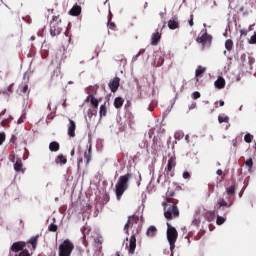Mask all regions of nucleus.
I'll list each match as a JSON object with an SVG mask.
<instances>
[{
    "label": "nucleus",
    "instance_id": "8",
    "mask_svg": "<svg viewBox=\"0 0 256 256\" xmlns=\"http://www.w3.org/2000/svg\"><path fill=\"white\" fill-rule=\"evenodd\" d=\"M175 167H177L176 158L171 156L168 160L167 166L165 168V175L167 179H171V177H175Z\"/></svg>",
    "mask_w": 256,
    "mask_h": 256
},
{
    "label": "nucleus",
    "instance_id": "18",
    "mask_svg": "<svg viewBox=\"0 0 256 256\" xmlns=\"http://www.w3.org/2000/svg\"><path fill=\"white\" fill-rule=\"evenodd\" d=\"M216 89H225V78L219 76L218 79L214 82Z\"/></svg>",
    "mask_w": 256,
    "mask_h": 256
},
{
    "label": "nucleus",
    "instance_id": "2",
    "mask_svg": "<svg viewBox=\"0 0 256 256\" xmlns=\"http://www.w3.org/2000/svg\"><path fill=\"white\" fill-rule=\"evenodd\" d=\"M178 203L179 201H175L174 203L163 202L162 205L164 207V217L168 219V221L179 217V208L177 207Z\"/></svg>",
    "mask_w": 256,
    "mask_h": 256
},
{
    "label": "nucleus",
    "instance_id": "11",
    "mask_svg": "<svg viewBox=\"0 0 256 256\" xmlns=\"http://www.w3.org/2000/svg\"><path fill=\"white\" fill-rule=\"evenodd\" d=\"M135 249H137V238L135 237V234H132L129 241L128 253L130 255H135Z\"/></svg>",
    "mask_w": 256,
    "mask_h": 256
},
{
    "label": "nucleus",
    "instance_id": "45",
    "mask_svg": "<svg viewBox=\"0 0 256 256\" xmlns=\"http://www.w3.org/2000/svg\"><path fill=\"white\" fill-rule=\"evenodd\" d=\"M193 19H194V16H193V14H191L190 19L188 20L190 27H193V25H194Z\"/></svg>",
    "mask_w": 256,
    "mask_h": 256
},
{
    "label": "nucleus",
    "instance_id": "60",
    "mask_svg": "<svg viewBox=\"0 0 256 256\" xmlns=\"http://www.w3.org/2000/svg\"><path fill=\"white\" fill-rule=\"evenodd\" d=\"M116 256H121V253L120 252H116Z\"/></svg>",
    "mask_w": 256,
    "mask_h": 256
},
{
    "label": "nucleus",
    "instance_id": "62",
    "mask_svg": "<svg viewBox=\"0 0 256 256\" xmlns=\"http://www.w3.org/2000/svg\"><path fill=\"white\" fill-rule=\"evenodd\" d=\"M210 215H215V212H210Z\"/></svg>",
    "mask_w": 256,
    "mask_h": 256
},
{
    "label": "nucleus",
    "instance_id": "40",
    "mask_svg": "<svg viewBox=\"0 0 256 256\" xmlns=\"http://www.w3.org/2000/svg\"><path fill=\"white\" fill-rule=\"evenodd\" d=\"M244 141H245L246 143H252V142H253V135H251V134H246V135L244 136Z\"/></svg>",
    "mask_w": 256,
    "mask_h": 256
},
{
    "label": "nucleus",
    "instance_id": "32",
    "mask_svg": "<svg viewBox=\"0 0 256 256\" xmlns=\"http://www.w3.org/2000/svg\"><path fill=\"white\" fill-rule=\"evenodd\" d=\"M111 19H112V14L110 13L109 21H108V27L112 31H115V29H117V25L115 24V22H111Z\"/></svg>",
    "mask_w": 256,
    "mask_h": 256
},
{
    "label": "nucleus",
    "instance_id": "46",
    "mask_svg": "<svg viewBox=\"0 0 256 256\" xmlns=\"http://www.w3.org/2000/svg\"><path fill=\"white\" fill-rule=\"evenodd\" d=\"M4 141H5V133H0V145H3Z\"/></svg>",
    "mask_w": 256,
    "mask_h": 256
},
{
    "label": "nucleus",
    "instance_id": "58",
    "mask_svg": "<svg viewBox=\"0 0 256 256\" xmlns=\"http://www.w3.org/2000/svg\"><path fill=\"white\" fill-rule=\"evenodd\" d=\"M142 53H145V50H140L139 54L137 55V57H139V55H141Z\"/></svg>",
    "mask_w": 256,
    "mask_h": 256
},
{
    "label": "nucleus",
    "instance_id": "12",
    "mask_svg": "<svg viewBox=\"0 0 256 256\" xmlns=\"http://www.w3.org/2000/svg\"><path fill=\"white\" fill-rule=\"evenodd\" d=\"M77 130V124L72 119H69L68 124V136L73 138L75 137V131Z\"/></svg>",
    "mask_w": 256,
    "mask_h": 256
},
{
    "label": "nucleus",
    "instance_id": "35",
    "mask_svg": "<svg viewBox=\"0 0 256 256\" xmlns=\"http://www.w3.org/2000/svg\"><path fill=\"white\" fill-rule=\"evenodd\" d=\"M235 189H236L235 185H232L229 188H227L226 190L227 195H230V197L235 195Z\"/></svg>",
    "mask_w": 256,
    "mask_h": 256
},
{
    "label": "nucleus",
    "instance_id": "51",
    "mask_svg": "<svg viewBox=\"0 0 256 256\" xmlns=\"http://www.w3.org/2000/svg\"><path fill=\"white\" fill-rule=\"evenodd\" d=\"M48 56H49V52H43L42 51V58L43 59H47Z\"/></svg>",
    "mask_w": 256,
    "mask_h": 256
},
{
    "label": "nucleus",
    "instance_id": "3",
    "mask_svg": "<svg viewBox=\"0 0 256 256\" xmlns=\"http://www.w3.org/2000/svg\"><path fill=\"white\" fill-rule=\"evenodd\" d=\"M196 43L202 45V49H209V47H211V43H213V36L207 33V29H204L198 35Z\"/></svg>",
    "mask_w": 256,
    "mask_h": 256
},
{
    "label": "nucleus",
    "instance_id": "30",
    "mask_svg": "<svg viewBox=\"0 0 256 256\" xmlns=\"http://www.w3.org/2000/svg\"><path fill=\"white\" fill-rule=\"evenodd\" d=\"M218 122L221 123H229V116L222 114L218 116Z\"/></svg>",
    "mask_w": 256,
    "mask_h": 256
},
{
    "label": "nucleus",
    "instance_id": "21",
    "mask_svg": "<svg viewBox=\"0 0 256 256\" xmlns=\"http://www.w3.org/2000/svg\"><path fill=\"white\" fill-rule=\"evenodd\" d=\"M55 163L57 165L61 164V165H65L67 164V157L63 154H59L56 159H55Z\"/></svg>",
    "mask_w": 256,
    "mask_h": 256
},
{
    "label": "nucleus",
    "instance_id": "54",
    "mask_svg": "<svg viewBox=\"0 0 256 256\" xmlns=\"http://www.w3.org/2000/svg\"><path fill=\"white\" fill-rule=\"evenodd\" d=\"M216 173H217V175H223V170L218 169Z\"/></svg>",
    "mask_w": 256,
    "mask_h": 256
},
{
    "label": "nucleus",
    "instance_id": "59",
    "mask_svg": "<svg viewBox=\"0 0 256 256\" xmlns=\"http://www.w3.org/2000/svg\"><path fill=\"white\" fill-rule=\"evenodd\" d=\"M9 93H13V91L11 90V86L8 88Z\"/></svg>",
    "mask_w": 256,
    "mask_h": 256
},
{
    "label": "nucleus",
    "instance_id": "39",
    "mask_svg": "<svg viewBox=\"0 0 256 256\" xmlns=\"http://www.w3.org/2000/svg\"><path fill=\"white\" fill-rule=\"evenodd\" d=\"M225 221H227V219H225L222 216L217 215V220H216L217 225H223V223H225Z\"/></svg>",
    "mask_w": 256,
    "mask_h": 256
},
{
    "label": "nucleus",
    "instance_id": "34",
    "mask_svg": "<svg viewBox=\"0 0 256 256\" xmlns=\"http://www.w3.org/2000/svg\"><path fill=\"white\" fill-rule=\"evenodd\" d=\"M244 163H245L246 167H248L249 171H251V169H253V158L247 159Z\"/></svg>",
    "mask_w": 256,
    "mask_h": 256
},
{
    "label": "nucleus",
    "instance_id": "9",
    "mask_svg": "<svg viewBox=\"0 0 256 256\" xmlns=\"http://www.w3.org/2000/svg\"><path fill=\"white\" fill-rule=\"evenodd\" d=\"M139 223V217L136 215H132L128 217V221L124 226V231L126 235H129V227H133V225H137Z\"/></svg>",
    "mask_w": 256,
    "mask_h": 256
},
{
    "label": "nucleus",
    "instance_id": "63",
    "mask_svg": "<svg viewBox=\"0 0 256 256\" xmlns=\"http://www.w3.org/2000/svg\"><path fill=\"white\" fill-rule=\"evenodd\" d=\"M147 5H148V4H147V2H146L144 7H147Z\"/></svg>",
    "mask_w": 256,
    "mask_h": 256
},
{
    "label": "nucleus",
    "instance_id": "15",
    "mask_svg": "<svg viewBox=\"0 0 256 256\" xmlns=\"http://www.w3.org/2000/svg\"><path fill=\"white\" fill-rule=\"evenodd\" d=\"M159 41H161V33L157 30L151 36V45H159Z\"/></svg>",
    "mask_w": 256,
    "mask_h": 256
},
{
    "label": "nucleus",
    "instance_id": "20",
    "mask_svg": "<svg viewBox=\"0 0 256 256\" xmlns=\"http://www.w3.org/2000/svg\"><path fill=\"white\" fill-rule=\"evenodd\" d=\"M168 27L169 29H172V30L179 29V21L175 18L170 19L168 21Z\"/></svg>",
    "mask_w": 256,
    "mask_h": 256
},
{
    "label": "nucleus",
    "instance_id": "47",
    "mask_svg": "<svg viewBox=\"0 0 256 256\" xmlns=\"http://www.w3.org/2000/svg\"><path fill=\"white\" fill-rule=\"evenodd\" d=\"M240 35L241 37H247V30L246 29L240 30Z\"/></svg>",
    "mask_w": 256,
    "mask_h": 256
},
{
    "label": "nucleus",
    "instance_id": "25",
    "mask_svg": "<svg viewBox=\"0 0 256 256\" xmlns=\"http://www.w3.org/2000/svg\"><path fill=\"white\" fill-rule=\"evenodd\" d=\"M61 148V146L59 145V142L57 141H53L49 144V150L57 153V151H59V149Z\"/></svg>",
    "mask_w": 256,
    "mask_h": 256
},
{
    "label": "nucleus",
    "instance_id": "27",
    "mask_svg": "<svg viewBox=\"0 0 256 256\" xmlns=\"http://www.w3.org/2000/svg\"><path fill=\"white\" fill-rule=\"evenodd\" d=\"M123 103H125V100H123V98L116 97L114 100V107L116 109H121V107H123Z\"/></svg>",
    "mask_w": 256,
    "mask_h": 256
},
{
    "label": "nucleus",
    "instance_id": "4",
    "mask_svg": "<svg viewBox=\"0 0 256 256\" xmlns=\"http://www.w3.org/2000/svg\"><path fill=\"white\" fill-rule=\"evenodd\" d=\"M63 31V24L61 22V18L59 16H53L52 21L50 22V34L52 37H57V35H61Z\"/></svg>",
    "mask_w": 256,
    "mask_h": 256
},
{
    "label": "nucleus",
    "instance_id": "53",
    "mask_svg": "<svg viewBox=\"0 0 256 256\" xmlns=\"http://www.w3.org/2000/svg\"><path fill=\"white\" fill-rule=\"evenodd\" d=\"M70 155H71V157H74V156H75V148H73V149L71 150Z\"/></svg>",
    "mask_w": 256,
    "mask_h": 256
},
{
    "label": "nucleus",
    "instance_id": "36",
    "mask_svg": "<svg viewBox=\"0 0 256 256\" xmlns=\"http://www.w3.org/2000/svg\"><path fill=\"white\" fill-rule=\"evenodd\" d=\"M99 108H93L88 110V117L97 116V111Z\"/></svg>",
    "mask_w": 256,
    "mask_h": 256
},
{
    "label": "nucleus",
    "instance_id": "28",
    "mask_svg": "<svg viewBox=\"0 0 256 256\" xmlns=\"http://www.w3.org/2000/svg\"><path fill=\"white\" fill-rule=\"evenodd\" d=\"M91 153H92V150L90 145L88 148V151L84 153V159L86 160V165H89V163H91Z\"/></svg>",
    "mask_w": 256,
    "mask_h": 256
},
{
    "label": "nucleus",
    "instance_id": "55",
    "mask_svg": "<svg viewBox=\"0 0 256 256\" xmlns=\"http://www.w3.org/2000/svg\"><path fill=\"white\" fill-rule=\"evenodd\" d=\"M148 135H149L150 138L152 137V135H153V129L149 130Z\"/></svg>",
    "mask_w": 256,
    "mask_h": 256
},
{
    "label": "nucleus",
    "instance_id": "49",
    "mask_svg": "<svg viewBox=\"0 0 256 256\" xmlns=\"http://www.w3.org/2000/svg\"><path fill=\"white\" fill-rule=\"evenodd\" d=\"M197 107V103L196 102H192L189 106V111H192V109H195Z\"/></svg>",
    "mask_w": 256,
    "mask_h": 256
},
{
    "label": "nucleus",
    "instance_id": "64",
    "mask_svg": "<svg viewBox=\"0 0 256 256\" xmlns=\"http://www.w3.org/2000/svg\"><path fill=\"white\" fill-rule=\"evenodd\" d=\"M150 111H153V108H150Z\"/></svg>",
    "mask_w": 256,
    "mask_h": 256
},
{
    "label": "nucleus",
    "instance_id": "10",
    "mask_svg": "<svg viewBox=\"0 0 256 256\" xmlns=\"http://www.w3.org/2000/svg\"><path fill=\"white\" fill-rule=\"evenodd\" d=\"M121 83L120 77H115L112 80H110L108 87L112 93H117V90L119 89V85Z\"/></svg>",
    "mask_w": 256,
    "mask_h": 256
},
{
    "label": "nucleus",
    "instance_id": "5",
    "mask_svg": "<svg viewBox=\"0 0 256 256\" xmlns=\"http://www.w3.org/2000/svg\"><path fill=\"white\" fill-rule=\"evenodd\" d=\"M177 237H179V233L175 227L171 226V224L167 223V239L170 245V251L175 249V243H177Z\"/></svg>",
    "mask_w": 256,
    "mask_h": 256
},
{
    "label": "nucleus",
    "instance_id": "52",
    "mask_svg": "<svg viewBox=\"0 0 256 256\" xmlns=\"http://www.w3.org/2000/svg\"><path fill=\"white\" fill-rule=\"evenodd\" d=\"M224 105H225V101L220 100V101H219V106H220V107H223Z\"/></svg>",
    "mask_w": 256,
    "mask_h": 256
},
{
    "label": "nucleus",
    "instance_id": "6",
    "mask_svg": "<svg viewBox=\"0 0 256 256\" xmlns=\"http://www.w3.org/2000/svg\"><path fill=\"white\" fill-rule=\"evenodd\" d=\"M27 243L25 242H15L11 246V252L15 253V256H31L29 250L25 249Z\"/></svg>",
    "mask_w": 256,
    "mask_h": 256
},
{
    "label": "nucleus",
    "instance_id": "42",
    "mask_svg": "<svg viewBox=\"0 0 256 256\" xmlns=\"http://www.w3.org/2000/svg\"><path fill=\"white\" fill-rule=\"evenodd\" d=\"M201 97V93L196 91V92H193L192 94V99H199Z\"/></svg>",
    "mask_w": 256,
    "mask_h": 256
},
{
    "label": "nucleus",
    "instance_id": "26",
    "mask_svg": "<svg viewBox=\"0 0 256 256\" xmlns=\"http://www.w3.org/2000/svg\"><path fill=\"white\" fill-rule=\"evenodd\" d=\"M147 237H155L157 235V227L150 226L146 232Z\"/></svg>",
    "mask_w": 256,
    "mask_h": 256
},
{
    "label": "nucleus",
    "instance_id": "16",
    "mask_svg": "<svg viewBox=\"0 0 256 256\" xmlns=\"http://www.w3.org/2000/svg\"><path fill=\"white\" fill-rule=\"evenodd\" d=\"M69 14L72 15V17H79V15H81V6L74 5L69 11Z\"/></svg>",
    "mask_w": 256,
    "mask_h": 256
},
{
    "label": "nucleus",
    "instance_id": "50",
    "mask_svg": "<svg viewBox=\"0 0 256 256\" xmlns=\"http://www.w3.org/2000/svg\"><path fill=\"white\" fill-rule=\"evenodd\" d=\"M208 189H209L210 193H213V191H215V185L209 184Z\"/></svg>",
    "mask_w": 256,
    "mask_h": 256
},
{
    "label": "nucleus",
    "instance_id": "44",
    "mask_svg": "<svg viewBox=\"0 0 256 256\" xmlns=\"http://www.w3.org/2000/svg\"><path fill=\"white\" fill-rule=\"evenodd\" d=\"M183 179H191V174L187 171L183 173Z\"/></svg>",
    "mask_w": 256,
    "mask_h": 256
},
{
    "label": "nucleus",
    "instance_id": "1",
    "mask_svg": "<svg viewBox=\"0 0 256 256\" xmlns=\"http://www.w3.org/2000/svg\"><path fill=\"white\" fill-rule=\"evenodd\" d=\"M129 179H131V174L129 173L118 178L115 185L116 197L118 200L121 199V197H123V193L129 189Z\"/></svg>",
    "mask_w": 256,
    "mask_h": 256
},
{
    "label": "nucleus",
    "instance_id": "22",
    "mask_svg": "<svg viewBox=\"0 0 256 256\" xmlns=\"http://www.w3.org/2000/svg\"><path fill=\"white\" fill-rule=\"evenodd\" d=\"M14 169L15 171H17V173H25V171H23V161H21V159L16 160V162L14 163Z\"/></svg>",
    "mask_w": 256,
    "mask_h": 256
},
{
    "label": "nucleus",
    "instance_id": "17",
    "mask_svg": "<svg viewBox=\"0 0 256 256\" xmlns=\"http://www.w3.org/2000/svg\"><path fill=\"white\" fill-rule=\"evenodd\" d=\"M231 205H233V202H231L230 204L227 203V201H225V199H219L217 204H216V209L217 211L221 210L222 207H231Z\"/></svg>",
    "mask_w": 256,
    "mask_h": 256
},
{
    "label": "nucleus",
    "instance_id": "14",
    "mask_svg": "<svg viewBox=\"0 0 256 256\" xmlns=\"http://www.w3.org/2000/svg\"><path fill=\"white\" fill-rule=\"evenodd\" d=\"M175 201H179L175 198V191L168 189L166 192V202L164 203H175Z\"/></svg>",
    "mask_w": 256,
    "mask_h": 256
},
{
    "label": "nucleus",
    "instance_id": "56",
    "mask_svg": "<svg viewBox=\"0 0 256 256\" xmlns=\"http://www.w3.org/2000/svg\"><path fill=\"white\" fill-rule=\"evenodd\" d=\"M214 105H215V108H216V109L219 108V101H216V102L214 103Z\"/></svg>",
    "mask_w": 256,
    "mask_h": 256
},
{
    "label": "nucleus",
    "instance_id": "29",
    "mask_svg": "<svg viewBox=\"0 0 256 256\" xmlns=\"http://www.w3.org/2000/svg\"><path fill=\"white\" fill-rule=\"evenodd\" d=\"M99 115H100V117H106L107 116V102H105L104 104H102L100 106Z\"/></svg>",
    "mask_w": 256,
    "mask_h": 256
},
{
    "label": "nucleus",
    "instance_id": "24",
    "mask_svg": "<svg viewBox=\"0 0 256 256\" xmlns=\"http://www.w3.org/2000/svg\"><path fill=\"white\" fill-rule=\"evenodd\" d=\"M94 246L98 251H101L103 249V239L101 237H96L94 239Z\"/></svg>",
    "mask_w": 256,
    "mask_h": 256
},
{
    "label": "nucleus",
    "instance_id": "61",
    "mask_svg": "<svg viewBox=\"0 0 256 256\" xmlns=\"http://www.w3.org/2000/svg\"><path fill=\"white\" fill-rule=\"evenodd\" d=\"M215 112V109H212L211 111H210V113H214Z\"/></svg>",
    "mask_w": 256,
    "mask_h": 256
},
{
    "label": "nucleus",
    "instance_id": "57",
    "mask_svg": "<svg viewBox=\"0 0 256 256\" xmlns=\"http://www.w3.org/2000/svg\"><path fill=\"white\" fill-rule=\"evenodd\" d=\"M12 158L10 159L12 161V163H15V155L11 156Z\"/></svg>",
    "mask_w": 256,
    "mask_h": 256
},
{
    "label": "nucleus",
    "instance_id": "38",
    "mask_svg": "<svg viewBox=\"0 0 256 256\" xmlns=\"http://www.w3.org/2000/svg\"><path fill=\"white\" fill-rule=\"evenodd\" d=\"M57 229H58L57 224L52 223L48 226V231H50L51 233H57Z\"/></svg>",
    "mask_w": 256,
    "mask_h": 256
},
{
    "label": "nucleus",
    "instance_id": "13",
    "mask_svg": "<svg viewBox=\"0 0 256 256\" xmlns=\"http://www.w3.org/2000/svg\"><path fill=\"white\" fill-rule=\"evenodd\" d=\"M86 102L90 103L93 108L99 109V100L93 94L88 95Z\"/></svg>",
    "mask_w": 256,
    "mask_h": 256
},
{
    "label": "nucleus",
    "instance_id": "43",
    "mask_svg": "<svg viewBox=\"0 0 256 256\" xmlns=\"http://www.w3.org/2000/svg\"><path fill=\"white\" fill-rule=\"evenodd\" d=\"M22 93H27L28 91H29V85H27V84H24L23 86H22Z\"/></svg>",
    "mask_w": 256,
    "mask_h": 256
},
{
    "label": "nucleus",
    "instance_id": "7",
    "mask_svg": "<svg viewBox=\"0 0 256 256\" xmlns=\"http://www.w3.org/2000/svg\"><path fill=\"white\" fill-rule=\"evenodd\" d=\"M73 249H75V245L71 240H64L62 244L59 245V256H71L73 253Z\"/></svg>",
    "mask_w": 256,
    "mask_h": 256
},
{
    "label": "nucleus",
    "instance_id": "23",
    "mask_svg": "<svg viewBox=\"0 0 256 256\" xmlns=\"http://www.w3.org/2000/svg\"><path fill=\"white\" fill-rule=\"evenodd\" d=\"M39 241V235L33 236L30 238V240L27 242L29 245H32L33 251L37 249V242Z\"/></svg>",
    "mask_w": 256,
    "mask_h": 256
},
{
    "label": "nucleus",
    "instance_id": "19",
    "mask_svg": "<svg viewBox=\"0 0 256 256\" xmlns=\"http://www.w3.org/2000/svg\"><path fill=\"white\" fill-rule=\"evenodd\" d=\"M207 71V68L203 66H198L196 71H195V78L197 81H199V77H203V74Z\"/></svg>",
    "mask_w": 256,
    "mask_h": 256
},
{
    "label": "nucleus",
    "instance_id": "37",
    "mask_svg": "<svg viewBox=\"0 0 256 256\" xmlns=\"http://www.w3.org/2000/svg\"><path fill=\"white\" fill-rule=\"evenodd\" d=\"M185 137V134L182 131L175 132L174 139H177L178 141L183 139Z\"/></svg>",
    "mask_w": 256,
    "mask_h": 256
},
{
    "label": "nucleus",
    "instance_id": "48",
    "mask_svg": "<svg viewBox=\"0 0 256 256\" xmlns=\"http://www.w3.org/2000/svg\"><path fill=\"white\" fill-rule=\"evenodd\" d=\"M250 43L251 44H256V33L253 36H251Z\"/></svg>",
    "mask_w": 256,
    "mask_h": 256
},
{
    "label": "nucleus",
    "instance_id": "33",
    "mask_svg": "<svg viewBox=\"0 0 256 256\" xmlns=\"http://www.w3.org/2000/svg\"><path fill=\"white\" fill-rule=\"evenodd\" d=\"M83 245L89 247V242L87 241V228L83 230Z\"/></svg>",
    "mask_w": 256,
    "mask_h": 256
},
{
    "label": "nucleus",
    "instance_id": "41",
    "mask_svg": "<svg viewBox=\"0 0 256 256\" xmlns=\"http://www.w3.org/2000/svg\"><path fill=\"white\" fill-rule=\"evenodd\" d=\"M248 65H249V69H253V65H255V58L248 57Z\"/></svg>",
    "mask_w": 256,
    "mask_h": 256
},
{
    "label": "nucleus",
    "instance_id": "31",
    "mask_svg": "<svg viewBox=\"0 0 256 256\" xmlns=\"http://www.w3.org/2000/svg\"><path fill=\"white\" fill-rule=\"evenodd\" d=\"M225 49H227V51H233V40L231 39L226 40Z\"/></svg>",
    "mask_w": 256,
    "mask_h": 256
}]
</instances>
